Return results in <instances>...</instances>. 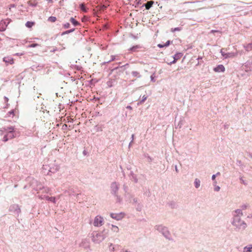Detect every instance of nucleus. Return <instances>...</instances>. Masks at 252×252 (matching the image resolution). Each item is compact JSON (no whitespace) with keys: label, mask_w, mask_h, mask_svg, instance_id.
Segmentation results:
<instances>
[{"label":"nucleus","mask_w":252,"mask_h":252,"mask_svg":"<svg viewBox=\"0 0 252 252\" xmlns=\"http://www.w3.org/2000/svg\"><path fill=\"white\" fill-rule=\"evenodd\" d=\"M56 20L57 18L56 17L54 16H50L48 19V21L52 23L56 22Z\"/></svg>","instance_id":"dca6fc26"},{"label":"nucleus","mask_w":252,"mask_h":252,"mask_svg":"<svg viewBox=\"0 0 252 252\" xmlns=\"http://www.w3.org/2000/svg\"><path fill=\"white\" fill-rule=\"evenodd\" d=\"M14 131V128L13 127H8L7 128H3L0 130V135L3 134V132L8 133V132Z\"/></svg>","instance_id":"6e6552de"},{"label":"nucleus","mask_w":252,"mask_h":252,"mask_svg":"<svg viewBox=\"0 0 252 252\" xmlns=\"http://www.w3.org/2000/svg\"><path fill=\"white\" fill-rule=\"evenodd\" d=\"M47 200L52 202L54 203H56V198L55 197H50L49 196H45L44 197Z\"/></svg>","instance_id":"ddd939ff"},{"label":"nucleus","mask_w":252,"mask_h":252,"mask_svg":"<svg viewBox=\"0 0 252 252\" xmlns=\"http://www.w3.org/2000/svg\"><path fill=\"white\" fill-rule=\"evenodd\" d=\"M9 113H10V114H13V111H10V112H9Z\"/></svg>","instance_id":"c9c22d12"},{"label":"nucleus","mask_w":252,"mask_h":252,"mask_svg":"<svg viewBox=\"0 0 252 252\" xmlns=\"http://www.w3.org/2000/svg\"><path fill=\"white\" fill-rule=\"evenodd\" d=\"M133 74L136 76L137 74H138L139 73L137 72H133Z\"/></svg>","instance_id":"7c9ffc66"},{"label":"nucleus","mask_w":252,"mask_h":252,"mask_svg":"<svg viewBox=\"0 0 252 252\" xmlns=\"http://www.w3.org/2000/svg\"><path fill=\"white\" fill-rule=\"evenodd\" d=\"M127 108L129 109H131V107L130 106H128Z\"/></svg>","instance_id":"f704fd0d"},{"label":"nucleus","mask_w":252,"mask_h":252,"mask_svg":"<svg viewBox=\"0 0 252 252\" xmlns=\"http://www.w3.org/2000/svg\"><path fill=\"white\" fill-rule=\"evenodd\" d=\"M111 217L113 218V219H115L117 220H121L122 219V218H124V214L123 213H120V214H111Z\"/></svg>","instance_id":"423d86ee"},{"label":"nucleus","mask_w":252,"mask_h":252,"mask_svg":"<svg viewBox=\"0 0 252 252\" xmlns=\"http://www.w3.org/2000/svg\"><path fill=\"white\" fill-rule=\"evenodd\" d=\"M221 52V55L223 57H225V58H233L236 57L237 55V52L233 53H224L222 51Z\"/></svg>","instance_id":"39448f33"},{"label":"nucleus","mask_w":252,"mask_h":252,"mask_svg":"<svg viewBox=\"0 0 252 252\" xmlns=\"http://www.w3.org/2000/svg\"><path fill=\"white\" fill-rule=\"evenodd\" d=\"M103 221V219L100 216H97L94 218V225L95 226H100L102 225Z\"/></svg>","instance_id":"7ed1b4c3"},{"label":"nucleus","mask_w":252,"mask_h":252,"mask_svg":"<svg viewBox=\"0 0 252 252\" xmlns=\"http://www.w3.org/2000/svg\"><path fill=\"white\" fill-rule=\"evenodd\" d=\"M233 224L239 229H244L246 227V224L244 223L243 221L241 220L238 216L234 218Z\"/></svg>","instance_id":"f257e3e1"},{"label":"nucleus","mask_w":252,"mask_h":252,"mask_svg":"<svg viewBox=\"0 0 252 252\" xmlns=\"http://www.w3.org/2000/svg\"><path fill=\"white\" fill-rule=\"evenodd\" d=\"M3 60L5 63L7 64H12L14 63L13 59L10 57H5L3 58Z\"/></svg>","instance_id":"9d476101"},{"label":"nucleus","mask_w":252,"mask_h":252,"mask_svg":"<svg viewBox=\"0 0 252 252\" xmlns=\"http://www.w3.org/2000/svg\"><path fill=\"white\" fill-rule=\"evenodd\" d=\"M80 8L83 12H86L87 11V8L86 7L84 3L80 4Z\"/></svg>","instance_id":"f3484780"},{"label":"nucleus","mask_w":252,"mask_h":252,"mask_svg":"<svg viewBox=\"0 0 252 252\" xmlns=\"http://www.w3.org/2000/svg\"><path fill=\"white\" fill-rule=\"evenodd\" d=\"M214 70L217 72H223L225 71V67L222 64H220L218 65L217 67L214 68Z\"/></svg>","instance_id":"0eeeda50"},{"label":"nucleus","mask_w":252,"mask_h":252,"mask_svg":"<svg viewBox=\"0 0 252 252\" xmlns=\"http://www.w3.org/2000/svg\"><path fill=\"white\" fill-rule=\"evenodd\" d=\"M139 48V46L137 45V46H136L133 47L131 49V50H132L134 48Z\"/></svg>","instance_id":"c85d7f7f"},{"label":"nucleus","mask_w":252,"mask_h":252,"mask_svg":"<svg viewBox=\"0 0 252 252\" xmlns=\"http://www.w3.org/2000/svg\"><path fill=\"white\" fill-rule=\"evenodd\" d=\"M74 29H73V30H70L66 31H65V32H63L62 33V35H63V34H68V33H70V32H73V31H74Z\"/></svg>","instance_id":"412c9836"},{"label":"nucleus","mask_w":252,"mask_h":252,"mask_svg":"<svg viewBox=\"0 0 252 252\" xmlns=\"http://www.w3.org/2000/svg\"><path fill=\"white\" fill-rule=\"evenodd\" d=\"M92 240L94 242L100 241L103 239V237L101 234L97 231H94L93 233Z\"/></svg>","instance_id":"f03ea898"},{"label":"nucleus","mask_w":252,"mask_h":252,"mask_svg":"<svg viewBox=\"0 0 252 252\" xmlns=\"http://www.w3.org/2000/svg\"><path fill=\"white\" fill-rule=\"evenodd\" d=\"M50 191V189L49 188L47 189V190H46V191L47 192H49Z\"/></svg>","instance_id":"2f4dec72"},{"label":"nucleus","mask_w":252,"mask_h":252,"mask_svg":"<svg viewBox=\"0 0 252 252\" xmlns=\"http://www.w3.org/2000/svg\"><path fill=\"white\" fill-rule=\"evenodd\" d=\"M70 21L72 23V24L75 26H78L79 25V23L78 22H77V21H76L73 18H71L70 19Z\"/></svg>","instance_id":"2eb2a0df"},{"label":"nucleus","mask_w":252,"mask_h":252,"mask_svg":"<svg viewBox=\"0 0 252 252\" xmlns=\"http://www.w3.org/2000/svg\"><path fill=\"white\" fill-rule=\"evenodd\" d=\"M200 182L198 179H195L194 184H195V186L196 188H198L200 186Z\"/></svg>","instance_id":"6ab92c4d"},{"label":"nucleus","mask_w":252,"mask_h":252,"mask_svg":"<svg viewBox=\"0 0 252 252\" xmlns=\"http://www.w3.org/2000/svg\"><path fill=\"white\" fill-rule=\"evenodd\" d=\"M34 25L35 23L34 22L28 21L26 23V26L29 28H31Z\"/></svg>","instance_id":"4468645a"},{"label":"nucleus","mask_w":252,"mask_h":252,"mask_svg":"<svg viewBox=\"0 0 252 252\" xmlns=\"http://www.w3.org/2000/svg\"><path fill=\"white\" fill-rule=\"evenodd\" d=\"M220 189V188L219 187H217L215 188V189L216 191H219Z\"/></svg>","instance_id":"cd10ccee"},{"label":"nucleus","mask_w":252,"mask_h":252,"mask_svg":"<svg viewBox=\"0 0 252 252\" xmlns=\"http://www.w3.org/2000/svg\"><path fill=\"white\" fill-rule=\"evenodd\" d=\"M39 198H40L41 199H43V198L41 196H39Z\"/></svg>","instance_id":"72a5a7b5"},{"label":"nucleus","mask_w":252,"mask_h":252,"mask_svg":"<svg viewBox=\"0 0 252 252\" xmlns=\"http://www.w3.org/2000/svg\"><path fill=\"white\" fill-rule=\"evenodd\" d=\"M170 44V41H167L165 44H164V46H165V47L168 46Z\"/></svg>","instance_id":"a878e982"},{"label":"nucleus","mask_w":252,"mask_h":252,"mask_svg":"<svg viewBox=\"0 0 252 252\" xmlns=\"http://www.w3.org/2000/svg\"><path fill=\"white\" fill-rule=\"evenodd\" d=\"M38 45V44L34 43V44H32L30 45H29V47H35L37 46Z\"/></svg>","instance_id":"b1692460"},{"label":"nucleus","mask_w":252,"mask_h":252,"mask_svg":"<svg viewBox=\"0 0 252 252\" xmlns=\"http://www.w3.org/2000/svg\"><path fill=\"white\" fill-rule=\"evenodd\" d=\"M182 30V28L180 27L172 28L171 29V31L173 32H175L176 31H180Z\"/></svg>","instance_id":"aec40b11"},{"label":"nucleus","mask_w":252,"mask_h":252,"mask_svg":"<svg viewBox=\"0 0 252 252\" xmlns=\"http://www.w3.org/2000/svg\"><path fill=\"white\" fill-rule=\"evenodd\" d=\"M111 229L113 231L115 232H118L119 230L118 227H117V226H115L114 225H112Z\"/></svg>","instance_id":"a211bd4d"},{"label":"nucleus","mask_w":252,"mask_h":252,"mask_svg":"<svg viewBox=\"0 0 252 252\" xmlns=\"http://www.w3.org/2000/svg\"><path fill=\"white\" fill-rule=\"evenodd\" d=\"M15 137L14 131H10L7 133L3 137V141L6 142L8 139H12Z\"/></svg>","instance_id":"20e7f679"},{"label":"nucleus","mask_w":252,"mask_h":252,"mask_svg":"<svg viewBox=\"0 0 252 252\" xmlns=\"http://www.w3.org/2000/svg\"><path fill=\"white\" fill-rule=\"evenodd\" d=\"M217 31H215V30H212L211 31L212 32L214 33V32H217Z\"/></svg>","instance_id":"473e14b6"},{"label":"nucleus","mask_w":252,"mask_h":252,"mask_svg":"<svg viewBox=\"0 0 252 252\" xmlns=\"http://www.w3.org/2000/svg\"><path fill=\"white\" fill-rule=\"evenodd\" d=\"M113 185H116V183H114V184H113Z\"/></svg>","instance_id":"4c0bfd02"},{"label":"nucleus","mask_w":252,"mask_h":252,"mask_svg":"<svg viewBox=\"0 0 252 252\" xmlns=\"http://www.w3.org/2000/svg\"><path fill=\"white\" fill-rule=\"evenodd\" d=\"M244 249L245 250H247L246 252H252L251 250L252 249V247H245Z\"/></svg>","instance_id":"4be33fe9"},{"label":"nucleus","mask_w":252,"mask_h":252,"mask_svg":"<svg viewBox=\"0 0 252 252\" xmlns=\"http://www.w3.org/2000/svg\"><path fill=\"white\" fill-rule=\"evenodd\" d=\"M69 26H70V24L68 23H66L63 25V27L65 29H67V28H69Z\"/></svg>","instance_id":"5701e85b"},{"label":"nucleus","mask_w":252,"mask_h":252,"mask_svg":"<svg viewBox=\"0 0 252 252\" xmlns=\"http://www.w3.org/2000/svg\"><path fill=\"white\" fill-rule=\"evenodd\" d=\"M154 3V1L152 0L148 1L145 4L146 9L149 10Z\"/></svg>","instance_id":"f8f14e48"},{"label":"nucleus","mask_w":252,"mask_h":252,"mask_svg":"<svg viewBox=\"0 0 252 252\" xmlns=\"http://www.w3.org/2000/svg\"><path fill=\"white\" fill-rule=\"evenodd\" d=\"M147 97L145 95H143L142 97V99L141 100V102H143L144 101H145V100H146V99H147Z\"/></svg>","instance_id":"393cba45"},{"label":"nucleus","mask_w":252,"mask_h":252,"mask_svg":"<svg viewBox=\"0 0 252 252\" xmlns=\"http://www.w3.org/2000/svg\"><path fill=\"white\" fill-rule=\"evenodd\" d=\"M212 180H214L215 179V178H216V175H213L212 176Z\"/></svg>","instance_id":"c756f323"},{"label":"nucleus","mask_w":252,"mask_h":252,"mask_svg":"<svg viewBox=\"0 0 252 252\" xmlns=\"http://www.w3.org/2000/svg\"><path fill=\"white\" fill-rule=\"evenodd\" d=\"M182 57V54L181 53L176 54L173 58L174 59L173 61L170 62V64L175 63L176 61L179 60Z\"/></svg>","instance_id":"9b49d317"},{"label":"nucleus","mask_w":252,"mask_h":252,"mask_svg":"<svg viewBox=\"0 0 252 252\" xmlns=\"http://www.w3.org/2000/svg\"><path fill=\"white\" fill-rule=\"evenodd\" d=\"M14 131V128L13 127H8L7 128H3L0 130V135L3 134V132L8 133V132Z\"/></svg>","instance_id":"1a4fd4ad"},{"label":"nucleus","mask_w":252,"mask_h":252,"mask_svg":"<svg viewBox=\"0 0 252 252\" xmlns=\"http://www.w3.org/2000/svg\"><path fill=\"white\" fill-rule=\"evenodd\" d=\"M220 172H218V173L217 174V175H220Z\"/></svg>","instance_id":"e433bc0d"},{"label":"nucleus","mask_w":252,"mask_h":252,"mask_svg":"<svg viewBox=\"0 0 252 252\" xmlns=\"http://www.w3.org/2000/svg\"><path fill=\"white\" fill-rule=\"evenodd\" d=\"M158 47H160V48H162V47H165V46H164V44L163 45H162V44H158Z\"/></svg>","instance_id":"bb28decb"}]
</instances>
